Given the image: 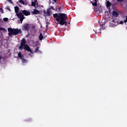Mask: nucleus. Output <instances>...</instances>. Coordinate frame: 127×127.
Segmentation results:
<instances>
[{"mask_svg": "<svg viewBox=\"0 0 127 127\" xmlns=\"http://www.w3.org/2000/svg\"><path fill=\"white\" fill-rule=\"evenodd\" d=\"M54 18L56 19V21L59 22L58 24L60 25H65L67 26L68 23L66 20L68 18L67 14L65 13H55L53 15Z\"/></svg>", "mask_w": 127, "mask_h": 127, "instance_id": "nucleus-1", "label": "nucleus"}, {"mask_svg": "<svg viewBox=\"0 0 127 127\" xmlns=\"http://www.w3.org/2000/svg\"><path fill=\"white\" fill-rule=\"evenodd\" d=\"M19 49L20 50H26L27 51H29L31 53H32V50L30 49V47L27 44H26V40L25 38H23L21 41L20 46L19 47Z\"/></svg>", "mask_w": 127, "mask_h": 127, "instance_id": "nucleus-2", "label": "nucleus"}, {"mask_svg": "<svg viewBox=\"0 0 127 127\" xmlns=\"http://www.w3.org/2000/svg\"><path fill=\"white\" fill-rule=\"evenodd\" d=\"M8 35L9 36H12V35H17L19 33H21V30L18 29H12L11 28H8Z\"/></svg>", "mask_w": 127, "mask_h": 127, "instance_id": "nucleus-3", "label": "nucleus"}, {"mask_svg": "<svg viewBox=\"0 0 127 127\" xmlns=\"http://www.w3.org/2000/svg\"><path fill=\"white\" fill-rule=\"evenodd\" d=\"M30 24L28 23L24 24L22 28V30H25V31H29L30 30Z\"/></svg>", "mask_w": 127, "mask_h": 127, "instance_id": "nucleus-4", "label": "nucleus"}, {"mask_svg": "<svg viewBox=\"0 0 127 127\" xmlns=\"http://www.w3.org/2000/svg\"><path fill=\"white\" fill-rule=\"evenodd\" d=\"M17 16L18 18H19L20 21H21V23H22L23 19H24V18H25V17H24V16L23 15V14H22V13L20 11V12L17 14Z\"/></svg>", "mask_w": 127, "mask_h": 127, "instance_id": "nucleus-5", "label": "nucleus"}, {"mask_svg": "<svg viewBox=\"0 0 127 127\" xmlns=\"http://www.w3.org/2000/svg\"><path fill=\"white\" fill-rule=\"evenodd\" d=\"M20 12L23 13V14H24V15H25L26 16L30 15V12L27 10H21Z\"/></svg>", "mask_w": 127, "mask_h": 127, "instance_id": "nucleus-6", "label": "nucleus"}, {"mask_svg": "<svg viewBox=\"0 0 127 127\" xmlns=\"http://www.w3.org/2000/svg\"><path fill=\"white\" fill-rule=\"evenodd\" d=\"M102 10V6H98L96 8H94V11H96L97 13H101Z\"/></svg>", "mask_w": 127, "mask_h": 127, "instance_id": "nucleus-7", "label": "nucleus"}, {"mask_svg": "<svg viewBox=\"0 0 127 127\" xmlns=\"http://www.w3.org/2000/svg\"><path fill=\"white\" fill-rule=\"evenodd\" d=\"M93 1H90V2L92 3V5L93 6H97V2H98V1H99V0H93Z\"/></svg>", "mask_w": 127, "mask_h": 127, "instance_id": "nucleus-8", "label": "nucleus"}, {"mask_svg": "<svg viewBox=\"0 0 127 127\" xmlns=\"http://www.w3.org/2000/svg\"><path fill=\"white\" fill-rule=\"evenodd\" d=\"M40 11L37 9H34L33 11L32 12V14H39Z\"/></svg>", "mask_w": 127, "mask_h": 127, "instance_id": "nucleus-9", "label": "nucleus"}, {"mask_svg": "<svg viewBox=\"0 0 127 127\" xmlns=\"http://www.w3.org/2000/svg\"><path fill=\"white\" fill-rule=\"evenodd\" d=\"M112 14L113 16H115V17H118V16H119V13H118V12L116 11H113L112 12Z\"/></svg>", "mask_w": 127, "mask_h": 127, "instance_id": "nucleus-10", "label": "nucleus"}, {"mask_svg": "<svg viewBox=\"0 0 127 127\" xmlns=\"http://www.w3.org/2000/svg\"><path fill=\"white\" fill-rule=\"evenodd\" d=\"M47 16H51V11H50V8L48 9L47 10V12L46 13Z\"/></svg>", "mask_w": 127, "mask_h": 127, "instance_id": "nucleus-11", "label": "nucleus"}, {"mask_svg": "<svg viewBox=\"0 0 127 127\" xmlns=\"http://www.w3.org/2000/svg\"><path fill=\"white\" fill-rule=\"evenodd\" d=\"M18 57H19L20 59H22V58H24V57L23 56V55H22V54H21V52L18 53Z\"/></svg>", "mask_w": 127, "mask_h": 127, "instance_id": "nucleus-12", "label": "nucleus"}, {"mask_svg": "<svg viewBox=\"0 0 127 127\" xmlns=\"http://www.w3.org/2000/svg\"><path fill=\"white\" fill-rule=\"evenodd\" d=\"M15 12L17 13L19 11V7L17 6L14 7Z\"/></svg>", "mask_w": 127, "mask_h": 127, "instance_id": "nucleus-13", "label": "nucleus"}, {"mask_svg": "<svg viewBox=\"0 0 127 127\" xmlns=\"http://www.w3.org/2000/svg\"><path fill=\"white\" fill-rule=\"evenodd\" d=\"M112 5V3L110 2V1H107L106 2V6L107 7H110Z\"/></svg>", "mask_w": 127, "mask_h": 127, "instance_id": "nucleus-14", "label": "nucleus"}, {"mask_svg": "<svg viewBox=\"0 0 127 127\" xmlns=\"http://www.w3.org/2000/svg\"><path fill=\"white\" fill-rule=\"evenodd\" d=\"M36 1H37V0H34V1H32L31 3V6H35L36 5Z\"/></svg>", "mask_w": 127, "mask_h": 127, "instance_id": "nucleus-15", "label": "nucleus"}, {"mask_svg": "<svg viewBox=\"0 0 127 127\" xmlns=\"http://www.w3.org/2000/svg\"><path fill=\"white\" fill-rule=\"evenodd\" d=\"M39 40L41 41L42 39H43V36L42 35V33H40L39 36Z\"/></svg>", "mask_w": 127, "mask_h": 127, "instance_id": "nucleus-16", "label": "nucleus"}, {"mask_svg": "<svg viewBox=\"0 0 127 127\" xmlns=\"http://www.w3.org/2000/svg\"><path fill=\"white\" fill-rule=\"evenodd\" d=\"M100 27L101 29H103V30L106 29V27L105 26V25L104 24H100Z\"/></svg>", "mask_w": 127, "mask_h": 127, "instance_id": "nucleus-17", "label": "nucleus"}, {"mask_svg": "<svg viewBox=\"0 0 127 127\" xmlns=\"http://www.w3.org/2000/svg\"><path fill=\"white\" fill-rule=\"evenodd\" d=\"M19 2H20V3H21L22 4H25L23 0H19Z\"/></svg>", "mask_w": 127, "mask_h": 127, "instance_id": "nucleus-18", "label": "nucleus"}, {"mask_svg": "<svg viewBox=\"0 0 127 127\" xmlns=\"http://www.w3.org/2000/svg\"><path fill=\"white\" fill-rule=\"evenodd\" d=\"M21 59L23 63H26V60L24 59V58H22V59Z\"/></svg>", "mask_w": 127, "mask_h": 127, "instance_id": "nucleus-19", "label": "nucleus"}, {"mask_svg": "<svg viewBox=\"0 0 127 127\" xmlns=\"http://www.w3.org/2000/svg\"><path fill=\"white\" fill-rule=\"evenodd\" d=\"M63 7V6H60V7L59 8V11L60 12H61V10H62V8Z\"/></svg>", "mask_w": 127, "mask_h": 127, "instance_id": "nucleus-20", "label": "nucleus"}, {"mask_svg": "<svg viewBox=\"0 0 127 127\" xmlns=\"http://www.w3.org/2000/svg\"><path fill=\"white\" fill-rule=\"evenodd\" d=\"M39 50V47H37L36 49L35 50V52H38Z\"/></svg>", "mask_w": 127, "mask_h": 127, "instance_id": "nucleus-21", "label": "nucleus"}, {"mask_svg": "<svg viewBox=\"0 0 127 127\" xmlns=\"http://www.w3.org/2000/svg\"><path fill=\"white\" fill-rule=\"evenodd\" d=\"M3 20L4 21H7L8 20V18H4L3 19Z\"/></svg>", "mask_w": 127, "mask_h": 127, "instance_id": "nucleus-22", "label": "nucleus"}, {"mask_svg": "<svg viewBox=\"0 0 127 127\" xmlns=\"http://www.w3.org/2000/svg\"><path fill=\"white\" fill-rule=\"evenodd\" d=\"M0 30H5V29L3 27H0Z\"/></svg>", "mask_w": 127, "mask_h": 127, "instance_id": "nucleus-23", "label": "nucleus"}, {"mask_svg": "<svg viewBox=\"0 0 127 127\" xmlns=\"http://www.w3.org/2000/svg\"><path fill=\"white\" fill-rule=\"evenodd\" d=\"M0 12H2V13H3V9L1 8H0Z\"/></svg>", "mask_w": 127, "mask_h": 127, "instance_id": "nucleus-24", "label": "nucleus"}, {"mask_svg": "<svg viewBox=\"0 0 127 127\" xmlns=\"http://www.w3.org/2000/svg\"><path fill=\"white\" fill-rule=\"evenodd\" d=\"M51 9H53V10H55V8H54V7L53 6H51Z\"/></svg>", "mask_w": 127, "mask_h": 127, "instance_id": "nucleus-25", "label": "nucleus"}, {"mask_svg": "<svg viewBox=\"0 0 127 127\" xmlns=\"http://www.w3.org/2000/svg\"><path fill=\"white\" fill-rule=\"evenodd\" d=\"M124 22H125V21H121L120 22V24H124Z\"/></svg>", "mask_w": 127, "mask_h": 127, "instance_id": "nucleus-26", "label": "nucleus"}, {"mask_svg": "<svg viewBox=\"0 0 127 127\" xmlns=\"http://www.w3.org/2000/svg\"><path fill=\"white\" fill-rule=\"evenodd\" d=\"M126 19L124 20V22H127V16H126Z\"/></svg>", "mask_w": 127, "mask_h": 127, "instance_id": "nucleus-27", "label": "nucleus"}, {"mask_svg": "<svg viewBox=\"0 0 127 127\" xmlns=\"http://www.w3.org/2000/svg\"><path fill=\"white\" fill-rule=\"evenodd\" d=\"M117 1H120V2L122 1H124V0H117Z\"/></svg>", "mask_w": 127, "mask_h": 127, "instance_id": "nucleus-28", "label": "nucleus"}, {"mask_svg": "<svg viewBox=\"0 0 127 127\" xmlns=\"http://www.w3.org/2000/svg\"><path fill=\"white\" fill-rule=\"evenodd\" d=\"M54 2L57 3V0H54Z\"/></svg>", "mask_w": 127, "mask_h": 127, "instance_id": "nucleus-29", "label": "nucleus"}, {"mask_svg": "<svg viewBox=\"0 0 127 127\" xmlns=\"http://www.w3.org/2000/svg\"><path fill=\"white\" fill-rule=\"evenodd\" d=\"M56 11H59V8H57V9H56Z\"/></svg>", "mask_w": 127, "mask_h": 127, "instance_id": "nucleus-30", "label": "nucleus"}, {"mask_svg": "<svg viewBox=\"0 0 127 127\" xmlns=\"http://www.w3.org/2000/svg\"><path fill=\"white\" fill-rule=\"evenodd\" d=\"M7 9H8V10L10 11V8H9V7H7Z\"/></svg>", "mask_w": 127, "mask_h": 127, "instance_id": "nucleus-31", "label": "nucleus"}, {"mask_svg": "<svg viewBox=\"0 0 127 127\" xmlns=\"http://www.w3.org/2000/svg\"><path fill=\"white\" fill-rule=\"evenodd\" d=\"M8 0L10 2H11L12 0Z\"/></svg>", "mask_w": 127, "mask_h": 127, "instance_id": "nucleus-32", "label": "nucleus"}, {"mask_svg": "<svg viewBox=\"0 0 127 127\" xmlns=\"http://www.w3.org/2000/svg\"><path fill=\"white\" fill-rule=\"evenodd\" d=\"M112 21H113V22H114L115 19H113Z\"/></svg>", "mask_w": 127, "mask_h": 127, "instance_id": "nucleus-33", "label": "nucleus"}, {"mask_svg": "<svg viewBox=\"0 0 127 127\" xmlns=\"http://www.w3.org/2000/svg\"><path fill=\"white\" fill-rule=\"evenodd\" d=\"M0 59H1V57L0 56Z\"/></svg>", "mask_w": 127, "mask_h": 127, "instance_id": "nucleus-34", "label": "nucleus"}, {"mask_svg": "<svg viewBox=\"0 0 127 127\" xmlns=\"http://www.w3.org/2000/svg\"><path fill=\"white\" fill-rule=\"evenodd\" d=\"M46 27H48V25H46Z\"/></svg>", "mask_w": 127, "mask_h": 127, "instance_id": "nucleus-35", "label": "nucleus"}]
</instances>
